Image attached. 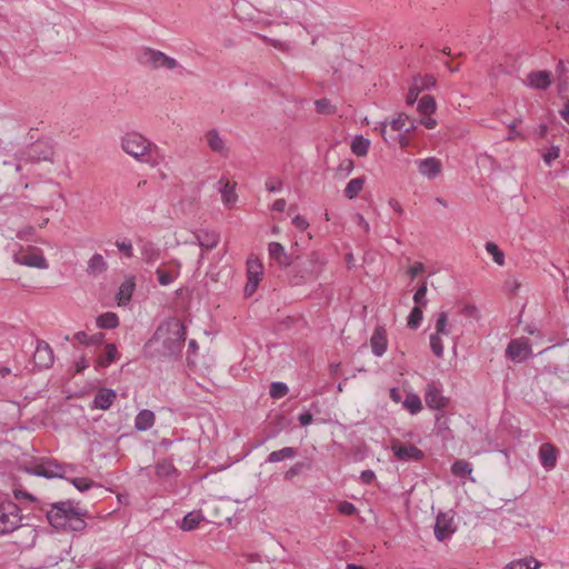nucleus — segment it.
<instances>
[{
  "label": "nucleus",
  "instance_id": "2",
  "mask_svg": "<svg viewBox=\"0 0 569 569\" xmlns=\"http://www.w3.org/2000/svg\"><path fill=\"white\" fill-rule=\"evenodd\" d=\"M82 517L83 512H81L80 508L69 500L53 503L47 512V518L52 527L72 531H78L86 527Z\"/></svg>",
  "mask_w": 569,
  "mask_h": 569
},
{
  "label": "nucleus",
  "instance_id": "24",
  "mask_svg": "<svg viewBox=\"0 0 569 569\" xmlns=\"http://www.w3.org/2000/svg\"><path fill=\"white\" fill-rule=\"evenodd\" d=\"M220 184H222V188L220 189L222 201L226 204H232L237 200V193H236V182L224 181V179H221L219 181Z\"/></svg>",
  "mask_w": 569,
  "mask_h": 569
},
{
  "label": "nucleus",
  "instance_id": "13",
  "mask_svg": "<svg viewBox=\"0 0 569 569\" xmlns=\"http://www.w3.org/2000/svg\"><path fill=\"white\" fill-rule=\"evenodd\" d=\"M144 57L147 61L156 69L167 68L174 69L178 67V62L176 59L168 57L161 51H157L153 49H146Z\"/></svg>",
  "mask_w": 569,
  "mask_h": 569
},
{
  "label": "nucleus",
  "instance_id": "21",
  "mask_svg": "<svg viewBox=\"0 0 569 569\" xmlns=\"http://www.w3.org/2000/svg\"><path fill=\"white\" fill-rule=\"evenodd\" d=\"M196 239L200 247L212 249L219 242V233L214 230L200 229L196 232Z\"/></svg>",
  "mask_w": 569,
  "mask_h": 569
},
{
  "label": "nucleus",
  "instance_id": "4",
  "mask_svg": "<svg viewBox=\"0 0 569 569\" xmlns=\"http://www.w3.org/2000/svg\"><path fill=\"white\" fill-rule=\"evenodd\" d=\"M13 260L20 266H27L38 269H48L49 263L42 252L37 248L23 250L22 247L13 253Z\"/></svg>",
  "mask_w": 569,
  "mask_h": 569
},
{
  "label": "nucleus",
  "instance_id": "16",
  "mask_svg": "<svg viewBox=\"0 0 569 569\" xmlns=\"http://www.w3.org/2000/svg\"><path fill=\"white\" fill-rule=\"evenodd\" d=\"M371 351L376 357H382L388 347L387 332L383 327H377L370 338Z\"/></svg>",
  "mask_w": 569,
  "mask_h": 569
},
{
  "label": "nucleus",
  "instance_id": "39",
  "mask_svg": "<svg viewBox=\"0 0 569 569\" xmlns=\"http://www.w3.org/2000/svg\"><path fill=\"white\" fill-rule=\"evenodd\" d=\"M451 471L457 477H465L467 475H471L472 467L468 461L458 460L452 463Z\"/></svg>",
  "mask_w": 569,
  "mask_h": 569
},
{
  "label": "nucleus",
  "instance_id": "64",
  "mask_svg": "<svg viewBox=\"0 0 569 569\" xmlns=\"http://www.w3.org/2000/svg\"><path fill=\"white\" fill-rule=\"evenodd\" d=\"M560 116L569 124V100L567 99L563 109L560 110Z\"/></svg>",
  "mask_w": 569,
  "mask_h": 569
},
{
  "label": "nucleus",
  "instance_id": "29",
  "mask_svg": "<svg viewBox=\"0 0 569 569\" xmlns=\"http://www.w3.org/2000/svg\"><path fill=\"white\" fill-rule=\"evenodd\" d=\"M97 326L101 329H114L119 326V317L114 312H104L97 318Z\"/></svg>",
  "mask_w": 569,
  "mask_h": 569
},
{
  "label": "nucleus",
  "instance_id": "60",
  "mask_svg": "<svg viewBox=\"0 0 569 569\" xmlns=\"http://www.w3.org/2000/svg\"><path fill=\"white\" fill-rule=\"evenodd\" d=\"M376 478V473L375 471L368 469V470H363L361 473H360V480L361 482L363 483H371Z\"/></svg>",
  "mask_w": 569,
  "mask_h": 569
},
{
  "label": "nucleus",
  "instance_id": "20",
  "mask_svg": "<svg viewBox=\"0 0 569 569\" xmlns=\"http://www.w3.org/2000/svg\"><path fill=\"white\" fill-rule=\"evenodd\" d=\"M156 416L153 411L148 409L140 410L134 418V428L138 431H147L154 425Z\"/></svg>",
  "mask_w": 569,
  "mask_h": 569
},
{
  "label": "nucleus",
  "instance_id": "12",
  "mask_svg": "<svg viewBox=\"0 0 569 569\" xmlns=\"http://www.w3.org/2000/svg\"><path fill=\"white\" fill-rule=\"evenodd\" d=\"M425 400L431 409H442L448 405V399L442 395V389L437 383H429L426 389Z\"/></svg>",
  "mask_w": 569,
  "mask_h": 569
},
{
  "label": "nucleus",
  "instance_id": "62",
  "mask_svg": "<svg viewBox=\"0 0 569 569\" xmlns=\"http://www.w3.org/2000/svg\"><path fill=\"white\" fill-rule=\"evenodd\" d=\"M286 206H287V203L283 199H278L273 202L271 209L273 211L282 212V211H284Z\"/></svg>",
  "mask_w": 569,
  "mask_h": 569
},
{
  "label": "nucleus",
  "instance_id": "9",
  "mask_svg": "<svg viewBox=\"0 0 569 569\" xmlns=\"http://www.w3.org/2000/svg\"><path fill=\"white\" fill-rule=\"evenodd\" d=\"M391 450L397 459L401 461H419L423 457V452L413 445L402 443L399 440H393Z\"/></svg>",
  "mask_w": 569,
  "mask_h": 569
},
{
  "label": "nucleus",
  "instance_id": "18",
  "mask_svg": "<svg viewBox=\"0 0 569 569\" xmlns=\"http://www.w3.org/2000/svg\"><path fill=\"white\" fill-rule=\"evenodd\" d=\"M419 172L428 178H436L442 169L441 161L435 157L426 158L419 161Z\"/></svg>",
  "mask_w": 569,
  "mask_h": 569
},
{
  "label": "nucleus",
  "instance_id": "17",
  "mask_svg": "<svg viewBox=\"0 0 569 569\" xmlns=\"http://www.w3.org/2000/svg\"><path fill=\"white\" fill-rule=\"evenodd\" d=\"M116 397H117V393L112 389H108V388L99 389L92 400L91 408L107 410L112 406Z\"/></svg>",
  "mask_w": 569,
  "mask_h": 569
},
{
  "label": "nucleus",
  "instance_id": "19",
  "mask_svg": "<svg viewBox=\"0 0 569 569\" xmlns=\"http://www.w3.org/2000/svg\"><path fill=\"white\" fill-rule=\"evenodd\" d=\"M136 288V282L133 277H128L124 279V281L120 284L118 292H117V301L118 306H127L133 295Z\"/></svg>",
  "mask_w": 569,
  "mask_h": 569
},
{
  "label": "nucleus",
  "instance_id": "46",
  "mask_svg": "<svg viewBox=\"0 0 569 569\" xmlns=\"http://www.w3.org/2000/svg\"><path fill=\"white\" fill-rule=\"evenodd\" d=\"M427 283L422 282L421 286L416 290L413 295V301L416 306H420L421 308H425L427 306Z\"/></svg>",
  "mask_w": 569,
  "mask_h": 569
},
{
  "label": "nucleus",
  "instance_id": "5",
  "mask_svg": "<svg viewBox=\"0 0 569 569\" xmlns=\"http://www.w3.org/2000/svg\"><path fill=\"white\" fill-rule=\"evenodd\" d=\"M151 143L137 132L127 133L122 139V149L134 158L148 154Z\"/></svg>",
  "mask_w": 569,
  "mask_h": 569
},
{
  "label": "nucleus",
  "instance_id": "31",
  "mask_svg": "<svg viewBox=\"0 0 569 569\" xmlns=\"http://www.w3.org/2000/svg\"><path fill=\"white\" fill-rule=\"evenodd\" d=\"M435 329V333L441 336H448L450 333L449 315L447 311H440L437 313Z\"/></svg>",
  "mask_w": 569,
  "mask_h": 569
},
{
  "label": "nucleus",
  "instance_id": "8",
  "mask_svg": "<svg viewBox=\"0 0 569 569\" xmlns=\"http://www.w3.org/2000/svg\"><path fill=\"white\" fill-rule=\"evenodd\" d=\"M263 274V266L258 259L247 261V283L244 286L246 296H251L258 288Z\"/></svg>",
  "mask_w": 569,
  "mask_h": 569
},
{
  "label": "nucleus",
  "instance_id": "56",
  "mask_svg": "<svg viewBox=\"0 0 569 569\" xmlns=\"http://www.w3.org/2000/svg\"><path fill=\"white\" fill-rule=\"evenodd\" d=\"M353 169V161L351 159H343L339 167H338V172L341 173L342 176H347L349 174Z\"/></svg>",
  "mask_w": 569,
  "mask_h": 569
},
{
  "label": "nucleus",
  "instance_id": "15",
  "mask_svg": "<svg viewBox=\"0 0 569 569\" xmlns=\"http://www.w3.org/2000/svg\"><path fill=\"white\" fill-rule=\"evenodd\" d=\"M525 83L533 89L546 90L551 84V72L546 70L531 71L527 74Z\"/></svg>",
  "mask_w": 569,
  "mask_h": 569
},
{
  "label": "nucleus",
  "instance_id": "14",
  "mask_svg": "<svg viewBox=\"0 0 569 569\" xmlns=\"http://www.w3.org/2000/svg\"><path fill=\"white\" fill-rule=\"evenodd\" d=\"M539 462L546 471L552 470L557 465L558 450L549 442L542 443L538 451Z\"/></svg>",
  "mask_w": 569,
  "mask_h": 569
},
{
  "label": "nucleus",
  "instance_id": "61",
  "mask_svg": "<svg viewBox=\"0 0 569 569\" xmlns=\"http://www.w3.org/2000/svg\"><path fill=\"white\" fill-rule=\"evenodd\" d=\"M298 420L302 426H309L312 422L313 418L309 411H305L299 415Z\"/></svg>",
  "mask_w": 569,
  "mask_h": 569
},
{
  "label": "nucleus",
  "instance_id": "7",
  "mask_svg": "<svg viewBox=\"0 0 569 569\" xmlns=\"http://www.w3.org/2000/svg\"><path fill=\"white\" fill-rule=\"evenodd\" d=\"M532 355L531 346L527 338L512 339L506 349V356L513 362H522Z\"/></svg>",
  "mask_w": 569,
  "mask_h": 569
},
{
  "label": "nucleus",
  "instance_id": "25",
  "mask_svg": "<svg viewBox=\"0 0 569 569\" xmlns=\"http://www.w3.org/2000/svg\"><path fill=\"white\" fill-rule=\"evenodd\" d=\"M206 140L212 151L222 153L226 150L224 141L216 129H211L206 133Z\"/></svg>",
  "mask_w": 569,
  "mask_h": 569
},
{
  "label": "nucleus",
  "instance_id": "53",
  "mask_svg": "<svg viewBox=\"0 0 569 569\" xmlns=\"http://www.w3.org/2000/svg\"><path fill=\"white\" fill-rule=\"evenodd\" d=\"M415 79H418V83L419 87H421V90L431 88L436 84V78L430 74H427L425 77H416Z\"/></svg>",
  "mask_w": 569,
  "mask_h": 569
},
{
  "label": "nucleus",
  "instance_id": "59",
  "mask_svg": "<svg viewBox=\"0 0 569 569\" xmlns=\"http://www.w3.org/2000/svg\"><path fill=\"white\" fill-rule=\"evenodd\" d=\"M425 271V266L421 262H416L408 269V273L411 278H416L418 274Z\"/></svg>",
  "mask_w": 569,
  "mask_h": 569
},
{
  "label": "nucleus",
  "instance_id": "54",
  "mask_svg": "<svg viewBox=\"0 0 569 569\" xmlns=\"http://www.w3.org/2000/svg\"><path fill=\"white\" fill-rule=\"evenodd\" d=\"M505 287L509 292L516 293L521 288V281L516 277H511L506 280Z\"/></svg>",
  "mask_w": 569,
  "mask_h": 569
},
{
  "label": "nucleus",
  "instance_id": "44",
  "mask_svg": "<svg viewBox=\"0 0 569 569\" xmlns=\"http://www.w3.org/2000/svg\"><path fill=\"white\" fill-rule=\"evenodd\" d=\"M156 273L158 276V281L161 286H169L171 284L176 278L178 277V271H166L161 268H158L156 270Z\"/></svg>",
  "mask_w": 569,
  "mask_h": 569
},
{
  "label": "nucleus",
  "instance_id": "34",
  "mask_svg": "<svg viewBox=\"0 0 569 569\" xmlns=\"http://www.w3.org/2000/svg\"><path fill=\"white\" fill-rule=\"evenodd\" d=\"M203 519V517L198 513V512H189L188 515H186L180 523V528L183 530V531H190V530H193L196 529L199 523L201 522V520Z\"/></svg>",
  "mask_w": 569,
  "mask_h": 569
},
{
  "label": "nucleus",
  "instance_id": "57",
  "mask_svg": "<svg viewBox=\"0 0 569 569\" xmlns=\"http://www.w3.org/2000/svg\"><path fill=\"white\" fill-rule=\"evenodd\" d=\"M117 248L122 251L128 258L132 257V244L130 241H117Z\"/></svg>",
  "mask_w": 569,
  "mask_h": 569
},
{
  "label": "nucleus",
  "instance_id": "55",
  "mask_svg": "<svg viewBox=\"0 0 569 569\" xmlns=\"http://www.w3.org/2000/svg\"><path fill=\"white\" fill-rule=\"evenodd\" d=\"M291 224L298 230L303 231L308 228L309 222L305 216H293L291 219Z\"/></svg>",
  "mask_w": 569,
  "mask_h": 569
},
{
  "label": "nucleus",
  "instance_id": "28",
  "mask_svg": "<svg viewBox=\"0 0 569 569\" xmlns=\"http://www.w3.org/2000/svg\"><path fill=\"white\" fill-rule=\"evenodd\" d=\"M107 270V262L100 253H94L88 261L87 271L90 274H99Z\"/></svg>",
  "mask_w": 569,
  "mask_h": 569
},
{
  "label": "nucleus",
  "instance_id": "49",
  "mask_svg": "<svg viewBox=\"0 0 569 569\" xmlns=\"http://www.w3.org/2000/svg\"><path fill=\"white\" fill-rule=\"evenodd\" d=\"M413 81L415 84L409 89L406 97V101L408 104H413L417 101L418 96L421 91V87H419L418 79H415Z\"/></svg>",
  "mask_w": 569,
  "mask_h": 569
},
{
  "label": "nucleus",
  "instance_id": "35",
  "mask_svg": "<svg viewBox=\"0 0 569 569\" xmlns=\"http://www.w3.org/2000/svg\"><path fill=\"white\" fill-rule=\"evenodd\" d=\"M74 339L84 346H96L102 342L103 336L101 333L88 336L83 331H79L74 335Z\"/></svg>",
  "mask_w": 569,
  "mask_h": 569
},
{
  "label": "nucleus",
  "instance_id": "37",
  "mask_svg": "<svg viewBox=\"0 0 569 569\" xmlns=\"http://www.w3.org/2000/svg\"><path fill=\"white\" fill-rule=\"evenodd\" d=\"M363 184H365L363 178L351 179L345 189L346 197H348L349 199L357 197L358 193L362 190Z\"/></svg>",
  "mask_w": 569,
  "mask_h": 569
},
{
  "label": "nucleus",
  "instance_id": "51",
  "mask_svg": "<svg viewBox=\"0 0 569 569\" xmlns=\"http://www.w3.org/2000/svg\"><path fill=\"white\" fill-rule=\"evenodd\" d=\"M36 230L33 227H26L17 232V238L20 240L31 241L34 240Z\"/></svg>",
  "mask_w": 569,
  "mask_h": 569
},
{
  "label": "nucleus",
  "instance_id": "6",
  "mask_svg": "<svg viewBox=\"0 0 569 569\" xmlns=\"http://www.w3.org/2000/svg\"><path fill=\"white\" fill-rule=\"evenodd\" d=\"M455 517L451 511L439 512L436 517L433 533L438 541L449 540L456 532Z\"/></svg>",
  "mask_w": 569,
  "mask_h": 569
},
{
  "label": "nucleus",
  "instance_id": "38",
  "mask_svg": "<svg viewBox=\"0 0 569 569\" xmlns=\"http://www.w3.org/2000/svg\"><path fill=\"white\" fill-rule=\"evenodd\" d=\"M423 308H421L420 306H415L409 316H408V321H407V325L409 328L411 329H417L420 327L421 322H422V319H423Z\"/></svg>",
  "mask_w": 569,
  "mask_h": 569
},
{
  "label": "nucleus",
  "instance_id": "52",
  "mask_svg": "<svg viewBox=\"0 0 569 569\" xmlns=\"http://www.w3.org/2000/svg\"><path fill=\"white\" fill-rule=\"evenodd\" d=\"M356 506L349 501H341L338 505V511L345 516H351L356 512Z\"/></svg>",
  "mask_w": 569,
  "mask_h": 569
},
{
  "label": "nucleus",
  "instance_id": "63",
  "mask_svg": "<svg viewBox=\"0 0 569 569\" xmlns=\"http://www.w3.org/2000/svg\"><path fill=\"white\" fill-rule=\"evenodd\" d=\"M88 367H89V362H88V360L84 357H81L76 362V371L77 372H80V371L87 369Z\"/></svg>",
  "mask_w": 569,
  "mask_h": 569
},
{
  "label": "nucleus",
  "instance_id": "43",
  "mask_svg": "<svg viewBox=\"0 0 569 569\" xmlns=\"http://www.w3.org/2000/svg\"><path fill=\"white\" fill-rule=\"evenodd\" d=\"M289 391L288 386L284 382L276 381L270 386V397L273 399H280L284 397Z\"/></svg>",
  "mask_w": 569,
  "mask_h": 569
},
{
  "label": "nucleus",
  "instance_id": "58",
  "mask_svg": "<svg viewBox=\"0 0 569 569\" xmlns=\"http://www.w3.org/2000/svg\"><path fill=\"white\" fill-rule=\"evenodd\" d=\"M560 154V149L559 147H551V149L545 153L542 157H543V160L547 164H549L552 160H556Z\"/></svg>",
  "mask_w": 569,
  "mask_h": 569
},
{
  "label": "nucleus",
  "instance_id": "40",
  "mask_svg": "<svg viewBox=\"0 0 569 569\" xmlns=\"http://www.w3.org/2000/svg\"><path fill=\"white\" fill-rule=\"evenodd\" d=\"M486 251L492 257V260L498 266L505 264V253L499 249V247L495 242H487Z\"/></svg>",
  "mask_w": 569,
  "mask_h": 569
},
{
  "label": "nucleus",
  "instance_id": "3",
  "mask_svg": "<svg viewBox=\"0 0 569 569\" xmlns=\"http://www.w3.org/2000/svg\"><path fill=\"white\" fill-rule=\"evenodd\" d=\"M22 516L19 506L12 501L0 505V535L14 531L21 526Z\"/></svg>",
  "mask_w": 569,
  "mask_h": 569
},
{
  "label": "nucleus",
  "instance_id": "41",
  "mask_svg": "<svg viewBox=\"0 0 569 569\" xmlns=\"http://www.w3.org/2000/svg\"><path fill=\"white\" fill-rule=\"evenodd\" d=\"M381 134H382L385 141L388 142V143H396L397 142V143H399V146L402 149H405V148H407L409 146V138L406 137L405 134L399 133V134H397L395 137H389L388 138L387 137L386 124H383L382 128H381Z\"/></svg>",
  "mask_w": 569,
  "mask_h": 569
},
{
  "label": "nucleus",
  "instance_id": "45",
  "mask_svg": "<svg viewBox=\"0 0 569 569\" xmlns=\"http://www.w3.org/2000/svg\"><path fill=\"white\" fill-rule=\"evenodd\" d=\"M174 472L176 468L170 461L163 460L156 465V473L159 477H170Z\"/></svg>",
  "mask_w": 569,
  "mask_h": 569
},
{
  "label": "nucleus",
  "instance_id": "22",
  "mask_svg": "<svg viewBox=\"0 0 569 569\" xmlns=\"http://www.w3.org/2000/svg\"><path fill=\"white\" fill-rule=\"evenodd\" d=\"M268 253L270 259L276 261L279 266L287 267L290 263L289 256L287 254L283 246L279 242H270L268 246Z\"/></svg>",
  "mask_w": 569,
  "mask_h": 569
},
{
  "label": "nucleus",
  "instance_id": "30",
  "mask_svg": "<svg viewBox=\"0 0 569 569\" xmlns=\"http://www.w3.org/2000/svg\"><path fill=\"white\" fill-rule=\"evenodd\" d=\"M370 141L362 136H357L351 142V151L358 157H365L368 153Z\"/></svg>",
  "mask_w": 569,
  "mask_h": 569
},
{
  "label": "nucleus",
  "instance_id": "27",
  "mask_svg": "<svg viewBox=\"0 0 569 569\" xmlns=\"http://www.w3.org/2000/svg\"><path fill=\"white\" fill-rule=\"evenodd\" d=\"M117 358H118V349H117L116 345L108 343L104 347L103 356H101L98 359L97 365L99 367L106 368V367L110 366L114 360H117Z\"/></svg>",
  "mask_w": 569,
  "mask_h": 569
},
{
  "label": "nucleus",
  "instance_id": "11",
  "mask_svg": "<svg viewBox=\"0 0 569 569\" xmlns=\"http://www.w3.org/2000/svg\"><path fill=\"white\" fill-rule=\"evenodd\" d=\"M33 361L39 369H47L53 365L54 356L49 343L42 340L37 341Z\"/></svg>",
  "mask_w": 569,
  "mask_h": 569
},
{
  "label": "nucleus",
  "instance_id": "10",
  "mask_svg": "<svg viewBox=\"0 0 569 569\" xmlns=\"http://www.w3.org/2000/svg\"><path fill=\"white\" fill-rule=\"evenodd\" d=\"M30 472L34 476L44 477V478H62L64 473V469L61 465L56 462L54 460H43L40 463L33 466L30 469Z\"/></svg>",
  "mask_w": 569,
  "mask_h": 569
},
{
  "label": "nucleus",
  "instance_id": "42",
  "mask_svg": "<svg viewBox=\"0 0 569 569\" xmlns=\"http://www.w3.org/2000/svg\"><path fill=\"white\" fill-rule=\"evenodd\" d=\"M430 349L432 351V353L438 357V358H441L443 356V345H442V339H441V335H438V333H432L430 335Z\"/></svg>",
  "mask_w": 569,
  "mask_h": 569
},
{
  "label": "nucleus",
  "instance_id": "23",
  "mask_svg": "<svg viewBox=\"0 0 569 569\" xmlns=\"http://www.w3.org/2000/svg\"><path fill=\"white\" fill-rule=\"evenodd\" d=\"M541 562L532 556L516 559L509 562L503 569H539Z\"/></svg>",
  "mask_w": 569,
  "mask_h": 569
},
{
  "label": "nucleus",
  "instance_id": "50",
  "mask_svg": "<svg viewBox=\"0 0 569 569\" xmlns=\"http://www.w3.org/2000/svg\"><path fill=\"white\" fill-rule=\"evenodd\" d=\"M409 117L405 113H400L397 118L392 119L390 122V127L393 131H400L403 129L408 121Z\"/></svg>",
  "mask_w": 569,
  "mask_h": 569
},
{
  "label": "nucleus",
  "instance_id": "26",
  "mask_svg": "<svg viewBox=\"0 0 569 569\" xmlns=\"http://www.w3.org/2000/svg\"><path fill=\"white\" fill-rule=\"evenodd\" d=\"M296 455H297V451L295 448L284 447L280 450L272 451L268 456L266 462L277 463V462L283 461L284 459H292L296 457Z\"/></svg>",
  "mask_w": 569,
  "mask_h": 569
},
{
  "label": "nucleus",
  "instance_id": "36",
  "mask_svg": "<svg viewBox=\"0 0 569 569\" xmlns=\"http://www.w3.org/2000/svg\"><path fill=\"white\" fill-rule=\"evenodd\" d=\"M141 254L146 263L152 264L159 258V250L151 243H144L141 247Z\"/></svg>",
  "mask_w": 569,
  "mask_h": 569
},
{
  "label": "nucleus",
  "instance_id": "48",
  "mask_svg": "<svg viewBox=\"0 0 569 569\" xmlns=\"http://www.w3.org/2000/svg\"><path fill=\"white\" fill-rule=\"evenodd\" d=\"M315 104L319 113L331 114L336 112V107L331 104L329 99H319Z\"/></svg>",
  "mask_w": 569,
  "mask_h": 569
},
{
  "label": "nucleus",
  "instance_id": "33",
  "mask_svg": "<svg viewBox=\"0 0 569 569\" xmlns=\"http://www.w3.org/2000/svg\"><path fill=\"white\" fill-rule=\"evenodd\" d=\"M402 405L411 415H417L422 409L420 397L412 392L407 395Z\"/></svg>",
  "mask_w": 569,
  "mask_h": 569
},
{
  "label": "nucleus",
  "instance_id": "1",
  "mask_svg": "<svg viewBox=\"0 0 569 569\" xmlns=\"http://www.w3.org/2000/svg\"><path fill=\"white\" fill-rule=\"evenodd\" d=\"M186 340V328L177 318H170L159 325L146 349L153 348L159 357L173 358L180 355Z\"/></svg>",
  "mask_w": 569,
  "mask_h": 569
},
{
  "label": "nucleus",
  "instance_id": "47",
  "mask_svg": "<svg viewBox=\"0 0 569 569\" xmlns=\"http://www.w3.org/2000/svg\"><path fill=\"white\" fill-rule=\"evenodd\" d=\"M70 482L80 491L84 492L89 490L90 488L98 486L96 482L90 480L89 478H73L70 480Z\"/></svg>",
  "mask_w": 569,
  "mask_h": 569
},
{
  "label": "nucleus",
  "instance_id": "32",
  "mask_svg": "<svg viewBox=\"0 0 569 569\" xmlns=\"http://www.w3.org/2000/svg\"><path fill=\"white\" fill-rule=\"evenodd\" d=\"M437 109L436 100L432 96H423L418 103V111L423 116H430L435 113Z\"/></svg>",
  "mask_w": 569,
  "mask_h": 569
}]
</instances>
